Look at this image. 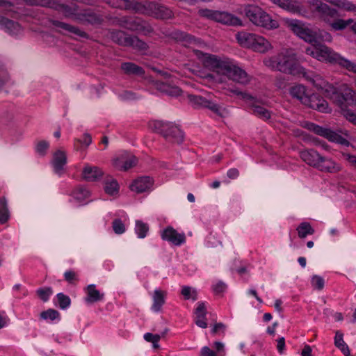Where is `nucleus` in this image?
I'll return each mask as SVG.
<instances>
[{
	"label": "nucleus",
	"instance_id": "nucleus-20",
	"mask_svg": "<svg viewBox=\"0 0 356 356\" xmlns=\"http://www.w3.org/2000/svg\"><path fill=\"white\" fill-rule=\"evenodd\" d=\"M214 15V20L218 22L231 26L242 25L241 20L230 13L217 11Z\"/></svg>",
	"mask_w": 356,
	"mask_h": 356
},
{
	"label": "nucleus",
	"instance_id": "nucleus-57",
	"mask_svg": "<svg viewBox=\"0 0 356 356\" xmlns=\"http://www.w3.org/2000/svg\"><path fill=\"white\" fill-rule=\"evenodd\" d=\"M135 53L140 55H147V47L148 46H131Z\"/></svg>",
	"mask_w": 356,
	"mask_h": 356
},
{
	"label": "nucleus",
	"instance_id": "nucleus-30",
	"mask_svg": "<svg viewBox=\"0 0 356 356\" xmlns=\"http://www.w3.org/2000/svg\"><path fill=\"white\" fill-rule=\"evenodd\" d=\"M87 293L88 296L86 298V301L88 303H92L95 302L99 301L104 297V294L100 293V292L96 289L95 286L94 284H90L88 286Z\"/></svg>",
	"mask_w": 356,
	"mask_h": 356
},
{
	"label": "nucleus",
	"instance_id": "nucleus-56",
	"mask_svg": "<svg viewBox=\"0 0 356 356\" xmlns=\"http://www.w3.org/2000/svg\"><path fill=\"white\" fill-rule=\"evenodd\" d=\"M144 339L148 342H159L161 339V336L159 334H153L148 332L145 334Z\"/></svg>",
	"mask_w": 356,
	"mask_h": 356
},
{
	"label": "nucleus",
	"instance_id": "nucleus-11",
	"mask_svg": "<svg viewBox=\"0 0 356 356\" xmlns=\"http://www.w3.org/2000/svg\"><path fill=\"white\" fill-rule=\"evenodd\" d=\"M115 22L122 27L131 31H143L145 22L141 19L134 17H122L115 18Z\"/></svg>",
	"mask_w": 356,
	"mask_h": 356
},
{
	"label": "nucleus",
	"instance_id": "nucleus-9",
	"mask_svg": "<svg viewBox=\"0 0 356 356\" xmlns=\"http://www.w3.org/2000/svg\"><path fill=\"white\" fill-rule=\"evenodd\" d=\"M304 99V104L311 108L322 113H330L331 111L327 101L318 94L308 95L307 98Z\"/></svg>",
	"mask_w": 356,
	"mask_h": 356
},
{
	"label": "nucleus",
	"instance_id": "nucleus-2",
	"mask_svg": "<svg viewBox=\"0 0 356 356\" xmlns=\"http://www.w3.org/2000/svg\"><path fill=\"white\" fill-rule=\"evenodd\" d=\"M264 63L266 66L283 73L306 76L304 68L298 63L295 54L289 49H284L277 56L265 58Z\"/></svg>",
	"mask_w": 356,
	"mask_h": 356
},
{
	"label": "nucleus",
	"instance_id": "nucleus-10",
	"mask_svg": "<svg viewBox=\"0 0 356 356\" xmlns=\"http://www.w3.org/2000/svg\"><path fill=\"white\" fill-rule=\"evenodd\" d=\"M111 40L118 44H146L136 35H129L122 31H115L111 33Z\"/></svg>",
	"mask_w": 356,
	"mask_h": 356
},
{
	"label": "nucleus",
	"instance_id": "nucleus-41",
	"mask_svg": "<svg viewBox=\"0 0 356 356\" xmlns=\"http://www.w3.org/2000/svg\"><path fill=\"white\" fill-rule=\"evenodd\" d=\"M73 194L75 199L81 202L90 195V192L86 188L79 186L74 191Z\"/></svg>",
	"mask_w": 356,
	"mask_h": 356
},
{
	"label": "nucleus",
	"instance_id": "nucleus-55",
	"mask_svg": "<svg viewBox=\"0 0 356 356\" xmlns=\"http://www.w3.org/2000/svg\"><path fill=\"white\" fill-rule=\"evenodd\" d=\"M199 13L201 16L207 17L209 19L214 20V13H217V11L209 10V9H201L199 10Z\"/></svg>",
	"mask_w": 356,
	"mask_h": 356
},
{
	"label": "nucleus",
	"instance_id": "nucleus-43",
	"mask_svg": "<svg viewBox=\"0 0 356 356\" xmlns=\"http://www.w3.org/2000/svg\"><path fill=\"white\" fill-rule=\"evenodd\" d=\"M78 10V6L76 4H74L73 6H70L66 4L61 5L60 11H63L64 15L65 16H70V15H75L77 14L76 13Z\"/></svg>",
	"mask_w": 356,
	"mask_h": 356
},
{
	"label": "nucleus",
	"instance_id": "nucleus-39",
	"mask_svg": "<svg viewBox=\"0 0 356 356\" xmlns=\"http://www.w3.org/2000/svg\"><path fill=\"white\" fill-rule=\"evenodd\" d=\"M284 3H282L283 6H281L282 8L292 13L301 14L302 8L296 3H293L291 0H284Z\"/></svg>",
	"mask_w": 356,
	"mask_h": 356
},
{
	"label": "nucleus",
	"instance_id": "nucleus-29",
	"mask_svg": "<svg viewBox=\"0 0 356 356\" xmlns=\"http://www.w3.org/2000/svg\"><path fill=\"white\" fill-rule=\"evenodd\" d=\"M334 345L341 350L345 356H350V351L343 340V334L340 331H337L334 337Z\"/></svg>",
	"mask_w": 356,
	"mask_h": 356
},
{
	"label": "nucleus",
	"instance_id": "nucleus-17",
	"mask_svg": "<svg viewBox=\"0 0 356 356\" xmlns=\"http://www.w3.org/2000/svg\"><path fill=\"white\" fill-rule=\"evenodd\" d=\"M163 137L172 143L181 144L184 141V134L177 126L170 124Z\"/></svg>",
	"mask_w": 356,
	"mask_h": 356
},
{
	"label": "nucleus",
	"instance_id": "nucleus-35",
	"mask_svg": "<svg viewBox=\"0 0 356 356\" xmlns=\"http://www.w3.org/2000/svg\"><path fill=\"white\" fill-rule=\"evenodd\" d=\"M10 218L7 201L4 197L0 198V223H6Z\"/></svg>",
	"mask_w": 356,
	"mask_h": 356
},
{
	"label": "nucleus",
	"instance_id": "nucleus-46",
	"mask_svg": "<svg viewBox=\"0 0 356 356\" xmlns=\"http://www.w3.org/2000/svg\"><path fill=\"white\" fill-rule=\"evenodd\" d=\"M312 285L317 290H322L324 287V280L318 275H314L312 278Z\"/></svg>",
	"mask_w": 356,
	"mask_h": 356
},
{
	"label": "nucleus",
	"instance_id": "nucleus-51",
	"mask_svg": "<svg viewBox=\"0 0 356 356\" xmlns=\"http://www.w3.org/2000/svg\"><path fill=\"white\" fill-rule=\"evenodd\" d=\"M51 0H25V2L29 6H40L44 7H49Z\"/></svg>",
	"mask_w": 356,
	"mask_h": 356
},
{
	"label": "nucleus",
	"instance_id": "nucleus-14",
	"mask_svg": "<svg viewBox=\"0 0 356 356\" xmlns=\"http://www.w3.org/2000/svg\"><path fill=\"white\" fill-rule=\"evenodd\" d=\"M50 22L55 27L60 28L70 33H74L77 37L76 39L81 42H84V40H81V38L89 39V35L76 26L58 20L51 19Z\"/></svg>",
	"mask_w": 356,
	"mask_h": 356
},
{
	"label": "nucleus",
	"instance_id": "nucleus-54",
	"mask_svg": "<svg viewBox=\"0 0 356 356\" xmlns=\"http://www.w3.org/2000/svg\"><path fill=\"white\" fill-rule=\"evenodd\" d=\"M253 51L265 54L272 49V46H248Z\"/></svg>",
	"mask_w": 356,
	"mask_h": 356
},
{
	"label": "nucleus",
	"instance_id": "nucleus-61",
	"mask_svg": "<svg viewBox=\"0 0 356 356\" xmlns=\"http://www.w3.org/2000/svg\"><path fill=\"white\" fill-rule=\"evenodd\" d=\"M201 356H216L214 351L211 350L209 347L204 346L201 350Z\"/></svg>",
	"mask_w": 356,
	"mask_h": 356
},
{
	"label": "nucleus",
	"instance_id": "nucleus-60",
	"mask_svg": "<svg viewBox=\"0 0 356 356\" xmlns=\"http://www.w3.org/2000/svg\"><path fill=\"white\" fill-rule=\"evenodd\" d=\"M65 279L70 283H72L74 280H76V275L74 271H67L64 274Z\"/></svg>",
	"mask_w": 356,
	"mask_h": 356
},
{
	"label": "nucleus",
	"instance_id": "nucleus-24",
	"mask_svg": "<svg viewBox=\"0 0 356 356\" xmlns=\"http://www.w3.org/2000/svg\"><path fill=\"white\" fill-rule=\"evenodd\" d=\"M138 162L137 158L134 155L127 156L126 158L122 156L113 160V165L115 168L124 171L134 167Z\"/></svg>",
	"mask_w": 356,
	"mask_h": 356
},
{
	"label": "nucleus",
	"instance_id": "nucleus-12",
	"mask_svg": "<svg viewBox=\"0 0 356 356\" xmlns=\"http://www.w3.org/2000/svg\"><path fill=\"white\" fill-rule=\"evenodd\" d=\"M161 238L175 245H180L186 241V236L184 233H179L172 227L168 226L161 232Z\"/></svg>",
	"mask_w": 356,
	"mask_h": 356
},
{
	"label": "nucleus",
	"instance_id": "nucleus-13",
	"mask_svg": "<svg viewBox=\"0 0 356 356\" xmlns=\"http://www.w3.org/2000/svg\"><path fill=\"white\" fill-rule=\"evenodd\" d=\"M76 19L83 24H90L93 26L100 25L104 19L101 15L90 10H84L83 13L76 15Z\"/></svg>",
	"mask_w": 356,
	"mask_h": 356
},
{
	"label": "nucleus",
	"instance_id": "nucleus-25",
	"mask_svg": "<svg viewBox=\"0 0 356 356\" xmlns=\"http://www.w3.org/2000/svg\"><path fill=\"white\" fill-rule=\"evenodd\" d=\"M103 176V172L97 166H86L82 172V177L87 181H97Z\"/></svg>",
	"mask_w": 356,
	"mask_h": 356
},
{
	"label": "nucleus",
	"instance_id": "nucleus-40",
	"mask_svg": "<svg viewBox=\"0 0 356 356\" xmlns=\"http://www.w3.org/2000/svg\"><path fill=\"white\" fill-rule=\"evenodd\" d=\"M149 230L148 225L140 220L136 222V231L139 238H145Z\"/></svg>",
	"mask_w": 356,
	"mask_h": 356
},
{
	"label": "nucleus",
	"instance_id": "nucleus-53",
	"mask_svg": "<svg viewBox=\"0 0 356 356\" xmlns=\"http://www.w3.org/2000/svg\"><path fill=\"white\" fill-rule=\"evenodd\" d=\"M331 26L334 30H343L346 28L345 20L337 19L331 24Z\"/></svg>",
	"mask_w": 356,
	"mask_h": 356
},
{
	"label": "nucleus",
	"instance_id": "nucleus-6",
	"mask_svg": "<svg viewBox=\"0 0 356 356\" xmlns=\"http://www.w3.org/2000/svg\"><path fill=\"white\" fill-rule=\"evenodd\" d=\"M188 99L190 104L195 108H207L221 118H225L227 114L225 108L202 96L188 95Z\"/></svg>",
	"mask_w": 356,
	"mask_h": 356
},
{
	"label": "nucleus",
	"instance_id": "nucleus-48",
	"mask_svg": "<svg viewBox=\"0 0 356 356\" xmlns=\"http://www.w3.org/2000/svg\"><path fill=\"white\" fill-rule=\"evenodd\" d=\"M313 132L317 135L323 136L328 139V136H330V134L331 133V130H330L328 129L323 128V127H320L316 124V127H314Z\"/></svg>",
	"mask_w": 356,
	"mask_h": 356
},
{
	"label": "nucleus",
	"instance_id": "nucleus-27",
	"mask_svg": "<svg viewBox=\"0 0 356 356\" xmlns=\"http://www.w3.org/2000/svg\"><path fill=\"white\" fill-rule=\"evenodd\" d=\"M195 314L196 315L195 321V324L202 328L207 327V318L205 317L207 310L204 303L201 302L198 305V307L195 309Z\"/></svg>",
	"mask_w": 356,
	"mask_h": 356
},
{
	"label": "nucleus",
	"instance_id": "nucleus-64",
	"mask_svg": "<svg viewBox=\"0 0 356 356\" xmlns=\"http://www.w3.org/2000/svg\"><path fill=\"white\" fill-rule=\"evenodd\" d=\"M226 284L222 282H219L213 287V290L216 293H221L225 291Z\"/></svg>",
	"mask_w": 356,
	"mask_h": 356
},
{
	"label": "nucleus",
	"instance_id": "nucleus-47",
	"mask_svg": "<svg viewBox=\"0 0 356 356\" xmlns=\"http://www.w3.org/2000/svg\"><path fill=\"white\" fill-rule=\"evenodd\" d=\"M113 229L115 234H121L125 232V227L120 219H115L113 222Z\"/></svg>",
	"mask_w": 356,
	"mask_h": 356
},
{
	"label": "nucleus",
	"instance_id": "nucleus-18",
	"mask_svg": "<svg viewBox=\"0 0 356 356\" xmlns=\"http://www.w3.org/2000/svg\"><path fill=\"white\" fill-rule=\"evenodd\" d=\"M154 181L149 177H143L137 179L130 185V189L138 193H143L152 186Z\"/></svg>",
	"mask_w": 356,
	"mask_h": 356
},
{
	"label": "nucleus",
	"instance_id": "nucleus-63",
	"mask_svg": "<svg viewBox=\"0 0 356 356\" xmlns=\"http://www.w3.org/2000/svg\"><path fill=\"white\" fill-rule=\"evenodd\" d=\"M193 289L190 286H184L181 293L184 296L185 299L191 298Z\"/></svg>",
	"mask_w": 356,
	"mask_h": 356
},
{
	"label": "nucleus",
	"instance_id": "nucleus-42",
	"mask_svg": "<svg viewBox=\"0 0 356 356\" xmlns=\"http://www.w3.org/2000/svg\"><path fill=\"white\" fill-rule=\"evenodd\" d=\"M40 317L44 320L50 319L51 321H54L59 317V313L58 311L55 309H49L47 311L41 312Z\"/></svg>",
	"mask_w": 356,
	"mask_h": 356
},
{
	"label": "nucleus",
	"instance_id": "nucleus-37",
	"mask_svg": "<svg viewBox=\"0 0 356 356\" xmlns=\"http://www.w3.org/2000/svg\"><path fill=\"white\" fill-rule=\"evenodd\" d=\"M355 103V93L353 92V102L351 104L345 103L342 106H339L342 110L343 115L350 122L356 124V113L350 109H346L348 105H352Z\"/></svg>",
	"mask_w": 356,
	"mask_h": 356
},
{
	"label": "nucleus",
	"instance_id": "nucleus-22",
	"mask_svg": "<svg viewBox=\"0 0 356 356\" xmlns=\"http://www.w3.org/2000/svg\"><path fill=\"white\" fill-rule=\"evenodd\" d=\"M168 42L200 43L199 39L181 31H175L168 36Z\"/></svg>",
	"mask_w": 356,
	"mask_h": 356
},
{
	"label": "nucleus",
	"instance_id": "nucleus-16",
	"mask_svg": "<svg viewBox=\"0 0 356 356\" xmlns=\"http://www.w3.org/2000/svg\"><path fill=\"white\" fill-rule=\"evenodd\" d=\"M236 39L239 44H266L269 43L264 38L247 32H238L236 35Z\"/></svg>",
	"mask_w": 356,
	"mask_h": 356
},
{
	"label": "nucleus",
	"instance_id": "nucleus-52",
	"mask_svg": "<svg viewBox=\"0 0 356 356\" xmlns=\"http://www.w3.org/2000/svg\"><path fill=\"white\" fill-rule=\"evenodd\" d=\"M328 140H330V141L337 142L340 144H345L348 143L345 138H343L340 135L332 131L330 136H328Z\"/></svg>",
	"mask_w": 356,
	"mask_h": 356
},
{
	"label": "nucleus",
	"instance_id": "nucleus-19",
	"mask_svg": "<svg viewBox=\"0 0 356 356\" xmlns=\"http://www.w3.org/2000/svg\"><path fill=\"white\" fill-rule=\"evenodd\" d=\"M67 163V156L64 151L58 149L53 154L51 161L54 172L60 175L63 171V167Z\"/></svg>",
	"mask_w": 356,
	"mask_h": 356
},
{
	"label": "nucleus",
	"instance_id": "nucleus-21",
	"mask_svg": "<svg viewBox=\"0 0 356 356\" xmlns=\"http://www.w3.org/2000/svg\"><path fill=\"white\" fill-rule=\"evenodd\" d=\"M300 156L306 163L316 168L321 155L314 149H309L301 151L300 152Z\"/></svg>",
	"mask_w": 356,
	"mask_h": 356
},
{
	"label": "nucleus",
	"instance_id": "nucleus-45",
	"mask_svg": "<svg viewBox=\"0 0 356 356\" xmlns=\"http://www.w3.org/2000/svg\"><path fill=\"white\" fill-rule=\"evenodd\" d=\"M52 293V289L50 287L40 288L38 289L37 294L44 302H47L49 296Z\"/></svg>",
	"mask_w": 356,
	"mask_h": 356
},
{
	"label": "nucleus",
	"instance_id": "nucleus-59",
	"mask_svg": "<svg viewBox=\"0 0 356 356\" xmlns=\"http://www.w3.org/2000/svg\"><path fill=\"white\" fill-rule=\"evenodd\" d=\"M316 10L319 12L322 13L323 14H327L328 10H330V6H327L326 3L321 2L319 4H316Z\"/></svg>",
	"mask_w": 356,
	"mask_h": 356
},
{
	"label": "nucleus",
	"instance_id": "nucleus-36",
	"mask_svg": "<svg viewBox=\"0 0 356 356\" xmlns=\"http://www.w3.org/2000/svg\"><path fill=\"white\" fill-rule=\"evenodd\" d=\"M297 231L298 236L302 238L314 233V229L312 227L311 225L307 222L300 223L297 228Z\"/></svg>",
	"mask_w": 356,
	"mask_h": 356
},
{
	"label": "nucleus",
	"instance_id": "nucleus-32",
	"mask_svg": "<svg viewBox=\"0 0 356 356\" xmlns=\"http://www.w3.org/2000/svg\"><path fill=\"white\" fill-rule=\"evenodd\" d=\"M104 191L109 195H116L119 192V184L118 181L112 178L108 177L104 181Z\"/></svg>",
	"mask_w": 356,
	"mask_h": 356
},
{
	"label": "nucleus",
	"instance_id": "nucleus-5",
	"mask_svg": "<svg viewBox=\"0 0 356 356\" xmlns=\"http://www.w3.org/2000/svg\"><path fill=\"white\" fill-rule=\"evenodd\" d=\"M245 15L257 26H263L268 29H276L279 26L277 21L272 19L269 15L257 8L254 7L252 9H246Z\"/></svg>",
	"mask_w": 356,
	"mask_h": 356
},
{
	"label": "nucleus",
	"instance_id": "nucleus-31",
	"mask_svg": "<svg viewBox=\"0 0 356 356\" xmlns=\"http://www.w3.org/2000/svg\"><path fill=\"white\" fill-rule=\"evenodd\" d=\"M122 70L127 74L142 76L144 74V70L132 63H123L121 65Z\"/></svg>",
	"mask_w": 356,
	"mask_h": 356
},
{
	"label": "nucleus",
	"instance_id": "nucleus-26",
	"mask_svg": "<svg viewBox=\"0 0 356 356\" xmlns=\"http://www.w3.org/2000/svg\"><path fill=\"white\" fill-rule=\"evenodd\" d=\"M154 86L158 90L170 96L177 97L181 94V90L179 88L170 86L162 81H156L154 83Z\"/></svg>",
	"mask_w": 356,
	"mask_h": 356
},
{
	"label": "nucleus",
	"instance_id": "nucleus-7",
	"mask_svg": "<svg viewBox=\"0 0 356 356\" xmlns=\"http://www.w3.org/2000/svg\"><path fill=\"white\" fill-rule=\"evenodd\" d=\"M229 91L237 96H239L243 99L254 101V97L246 92H243L238 89H229ZM251 107L254 114L257 115L259 118L264 120H268L270 118V113L269 111L263 106L257 104L255 102L251 104Z\"/></svg>",
	"mask_w": 356,
	"mask_h": 356
},
{
	"label": "nucleus",
	"instance_id": "nucleus-3",
	"mask_svg": "<svg viewBox=\"0 0 356 356\" xmlns=\"http://www.w3.org/2000/svg\"><path fill=\"white\" fill-rule=\"evenodd\" d=\"M305 77L309 79L307 75ZM309 80L317 88L323 90L324 95L337 106H342L345 103L353 102V90L347 85L342 84L339 88H335L318 75L309 78Z\"/></svg>",
	"mask_w": 356,
	"mask_h": 356
},
{
	"label": "nucleus",
	"instance_id": "nucleus-15",
	"mask_svg": "<svg viewBox=\"0 0 356 356\" xmlns=\"http://www.w3.org/2000/svg\"><path fill=\"white\" fill-rule=\"evenodd\" d=\"M289 26L294 33L305 42L309 43L314 42L316 31L292 22L289 24Z\"/></svg>",
	"mask_w": 356,
	"mask_h": 356
},
{
	"label": "nucleus",
	"instance_id": "nucleus-8",
	"mask_svg": "<svg viewBox=\"0 0 356 356\" xmlns=\"http://www.w3.org/2000/svg\"><path fill=\"white\" fill-rule=\"evenodd\" d=\"M145 15L161 19L171 17L172 11L156 1H146Z\"/></svg>",
	"mask_w": 356,
	"mask_h": 356
},
{
	"label": "nucleus",
	"instance_id": "nucleus-50",
	"mask_svg": "<svg viewBox=\"0 0 356 356\" xmlns=\"http://www.w3.org/2000/svg\"><path fill=\"white\" fill-rule=\"evenodd\" d=\"M146 1L144 3L134 1L132 10L135 13H139L142 14L145 13Z\"/></svg>",
	"mask_w": 356,
	"mask_h": 356
},
{
	"label": "nucleus",
	"instance_id": "nucleus-49",
	"mask_svg": "<svg viewBox=\"0 0 356 356\" xmlns=\"http://www.w3.org/2000/svg\"><path fill=\"white\" fill-rule=\"evenodd\" d=\"M9 79V75L6 69L0 65V88H1Z\"/></svg>",
	"mask_w": 356,
	"mask_h": 356
},
{
	"label": "nucleus",
	"instance_id": "nucleus-58",
	"mask_svg": "<svg viewBox=\"0 0 356 356\" xmlns=\"http://www.w3.org/2000/svg\"><path fill=\"white\" fill-rule=\"evenodd\" d=\"M49 147V143L44 140L40 141L37 145V151L40 154H44Z\"/></svg>",
	"mask_w": 356,
	"mask_h": 356
},
{
	"label": "nucleus",
	"instance_id": "nucleus-34",
	"mask_svg": "<svg viewBox=\"0 0 356 356\" xmlns=\"http://www.w3.org/2000/svg\"><path fill=\"white\" fill-rule=\"evenodd\" d=\"M169 126V124L159 120H152L149 122V129L154 132L161 134L163 136Z\"/></svg>",
	"mask_w": 356,
	"mask_h": 356
},
{
	"label": "nucleus",
	"instance_id": "nucleus-28",
	"mask_svg": "<svg viewBox=\"0 0 356 356\" xmlns=\"http://www.w3.org/2000/svg\"><path fill=\"white\" fill-rule=\"evenodd\" d=\"M166 292L160 289H156L153 295V305L152 309L155 312H159L161 309L163 305L165 303V298Z\"/></svg>",
	"mask_w": 356,
	"mask_h": 356
},
{
	"label": "nucleus",
	"instance_id": "nucleus-38",
	"mask_svg": "<svg viewBox=\"0 0 356 356\" xmlns=\"http://www.w3.org/2000/svg\"><path fill=\"white\" fill-rule=\"evenodd\" d=\"M332 42V36L331 35L324 31L319 30L318 31H316L315 34V40L314 42L316 44H321L323 42Z\"/></svg>",
	"mask_w": 356,
	"mask_h": 356
},
{
	"label": "nucleus",
	"instance_id": "nucleus-44",
	"mask_svg": "<svg viewBox=\"0 0 356 356\" xmlns=\"http://www.w3.org/2000/svg\"><path fill=\"white\" fill-rule=\"evenodd\" d=\"M58 301L59 304V307L64 309H66L70 305V299L68 296H65L62 293H59L57 294Z\"/></svg>",
	"mask_w": 356,
	"mask_h": 356
},
{
	"label": "nucleus",
	"instance_id": "nucleus-1",
	"mask_svg": "<svg viewBox=\"0 0 356 356\" xmlns=\"http://www.w3.org/2000/svg\"><path fill=\"white\" fill-rule=\"evenodd\" d=\"M195 54L205 67L212 69L218 74L226 75L233 81L245 86L251 81V76L245 70L236 66L227 58L221 60L215 55L199 50H195Z\"/></svg>",
	"mask_w": 356,
	"mask_h": 356
},
{
	"label": "nucleus",
	"instance_id": "nucleus-4",
	"mask_svg": "<svg viewBox=\"0 0 356 356\" xmlns=\"http://www.w3.org/2000/svg\"><path fill=\"white\" fill-rule=\"evenodd\" d=\"M306 53L320 61L337 63L350 72L356 74V63L341 57L327 46H309Z\"/></svg>",
	"mask_w": 356,
	"mask_h": 356
},
{
	"label": "nucleus",
	"instance_id": "nucleus-62",
	"mask_svg": "<svg viewBox=\"0 0 356 356\" xmlns=\"http://www.w3.org/2000/svg\"><path fill=\"white\" fill-rule=\"evenodd\" d=\"M285 348V339L281 337L277 340V349L280 353H282Z\"/></svg>",
	"mask_w": 356,
	"mask_h": 356
},
{
	"label": "nucleus",
	"instance_id": "nucleus-23",
	"mask_svg": "<svg viewBox=\"0 0 356 356\" xmlns=\"http://www.w3.org/2000/svg\"><path fill=\"white\" fill-rule=\"evenodd\" d=\"M320 171L334 173L340 170V166L331 159L321 156L316 167Z\"/></svg>",
	"mask_w": 356,
	"mask_h": 356
},
{
	"label": "nucleus",
	"instance_id": "nucleus-33",
	"mask_svg": "<svg viewBox=\"0 0 356 356\" xmlns=\"http://www.w3.org/2000/svg\"><path fill=\"white\" fill-rule=\"evenodd\" d=\"M305 88L302 85H296L291 88L290 94L292 97L297 98L304 104V98H307L308 95L305 93Z\"/></svg>",
	"mask_w": 356,
	"mask_h": 356
}]
</instances>
